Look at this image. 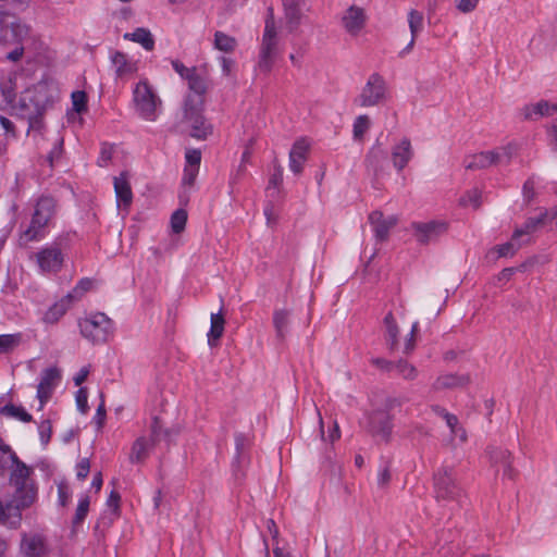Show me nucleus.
Instances as JSON below:
<instances>
[{"mask_svg": "<svg viewBox=\"0 0 557 557\" xmlns=\"http://www.w3.org/2000/svg\"><path fill=\"white\" fill-rule=\"evenodd\" d=\"M173 70L187 82L188 92L182 107V125L189 129L190 136L205 139L211 134L212 127L205 119V95L210 87L209 76L205 69L187 67L181 61H172Z\"/></svg>", "mask_w": 557, "mask_h": 557, "instance_id": "1", "label": "nucleus"}, {"mask_svg": "<svg viewBox=\"0 0 557 557\" xmlns=\"http://www.w3.org/2000/svg\"><path fill=\"white\" fill-rule=\"evenodd\" d=\"M70 234H60L52 242L41 246L30 257L39 273L57 274L65 262V250L69 247Z\"/></svg>", "mask_w": 557, "mask_h": 557, "instance_id": "2", "label": "nucleus"}, {"mask_svg": "<svg viewBox=\"0 0 557 557\" xmlns=\"http://www.w3.org/2000/svg\"><path fill=\"white\" fill-rule=\"evenodd\" d=\"M282 40L278 33V27L273 16L272 10L264 22V29L260 42L257 71L263 74H269L282 53Z\"/></svg>", "mask_w": 557, "mask_h": 557, "instance_id": "3", "label": "nucleus"}, {"mask_svg": "<svg viewBox=\"0 0 557 557\" xmlns=\"http://www.w3.org/2000/svg\"><path fill=\"white\" fill-rule=\"evenodd\" d=\"M45 89L46 87L44 85L25 88L20 92L18 99H16V107L12 108L28 119V131L39 129L41 127V120L39 119V115L41 114L46 103Z\"/></svg>", "mask_w": 557, "mask_h": 557, "instance_id": "4", "label": "nucleus"}, {"mask_svg": "<svg viewBox=\"0 0 557 557\" xmlns=\"http://www.w3.org/2000/svg\"><path fill=\"white\" fill-rule=\"evenodd\" d=\"M135 112L146 121H156L162 101L147 79H140L133 88Z\"/></svg>", "mask_w": 557, "mask_h": 557, "instance_id": "5", "label": "nucleus"}, {"mask_svg": "<svg viewBox=\"0 0 557 557\" xmlns=\"http://www.w3.org/2000/svg\"><path fill=\"white\" fill-rule=\"evenodd\" d=\"M81 334L94 344L106 343L114 332L113 321L102 312H94L78 322Z\"/></svg>", "mask_w": 557, "mask_h": 557, "instance_id": "6", "label": "nucleus"}, {"mask_svg": "<svg viewBox=\"0 0 557 557\" xmlns=\"http://www.w3.org/2000/svg\"><path fill=\"white\" fill-rule=\"evenodd\" d=\"M29 34V27L21 23L14 15L0 12V45L26 44Z\"/></svg>", "mask_w": 557, "mask_h": 557, "instance_id": "7", "label": "nucleus"}, {"mask_svg": "<svg viewBox=\"0 0 557 557\" xmlns=\"http://www.w3.org/2000/svg\"><path fill=\"white\" fill-rule=\"evenodd\" d=\"M162 434V426L158 419H154L150 428L149 437L140 436L133 443L128 457L129 461L132 463H144L156 444L160 441Z\"/></svg>", "mask_w": 557, "mask_h": 557, "instance_id": "8", "label": "nucleus"}, {"mask_svg": "<svg viewBox=\"0 0 557 557\" xmlns=\"http://www.w3.org/2000/svg\"><path fill=\"white\" fill-rule=\"evenodd\" d=\"M386 98V84L382 76L372 74L356 99L359 107L368 108L380 104Z\"/></svg>", "mask_w": 557, "mask_h": 557, "instance_id": "9", "label": "nucleus"}, {"mask_svg": "<svg viewBox=\"0 0 557 557\" xmlns=\"http://www.w3.org/2000/svg\"><path fill=\"white\" fill-rule=\"evenodd\" d=\"M50 546L40 533L24 532L21 534L16 557H49Z\"/></svg>", "mask_w": 557, "mask_h": 557, "instance_id": "10", "label": "nucleus"}, {"mask_svg": "<svg viewBox=\"0 0 557 557\" xmlns=\"http://www.w3.org/2000/svg\"><path fill=\"white\" fill-rule=\"evenodd\" d=\"M435 495L438 500L453 502L461 495L451 469L443 468L434 476Z\"/></svg>", "mask_w": 557, "mask_h": 557, "instance_id": "11", "label": "nucleus"}, {"mask_svg": "<svg viewBox=\"0 0 557 557\" xmlns=\"http://www.w3.org/2000/svg\"><path fill=\"white\" fill-rule=\"evenodd\" d=\"M58 213V205L50 196H40L34 203L32 216L44 224L54 227Z\"/></svg>", "mask_w": 557, "mask_h": 557, "instance_id": "12", "label": "nucleus"}, {"mask_svg": "<svg viewBox=\"0 0 557 557\" xmlns=\"http://www.w3.org/2000/svg\"><path fill=\"white\" fill-rule=\"evenodd\" d=\"M446 224L440 221L419 222L412 224L413 236L423 245L435 242L446 232Z\"/></svg>", "mask_w": 557, "mask_h": 557, "instance_id": "13", "label": "nucleus"}, {"mask_svg": "<svg viewBox=\"0 0 557 557\" xmlns=\"http://www.w3.org/2000/svg\"><path fill=\"white\" fill-rule=\"evenodd\" d=\"M52 227L30 218V221L25 230L20 232L18 243L21 246H27L29 243H38L44 240Z\"/></svg>", "mask_w": 557, "mask_h": 557, "instance_id": "14", "label": "nucleus"}, {"mask_svg": "<svg viewBox=\"0 0 557 557\" xmlns=\"http://www.w3.org/2000/svg\"><path fill=\"white\" fill-rule=\"evenodd\" d=\"M60 373L55 368H48L41 373V379L37 387V397L39 399V410H41L50 398L53 388L58 385Z\"/></svg>", "mask_w": 557, "mask_h": 557, "instance_id": "15", "label": "nucleus"}, {"mask_svg": "<svg viewBox=\"0 0 557 557\" xmlns=\"http://www.w3.org/2000/svg\"><path fill=\"white\" fill-rule=\"evenodd\" d=\"M342 22L349 35L358 36L366 25L367 15L362 8L351 5L345 11Z\"/></svg>", "mask_w": 557, "mask_h": 557, "instance_id": "16", "label": "nucleus"}, {"mask_svg": "<svg viewBox=\"0 0 557 557\" xmlns=\"http://www.w3.org/2000/svg\"><path fill=\"white\" fill-rule=\"evenodd\" d=\"M369 221L377 240H386L389 231L396 225L397 218L395 215L385 216L380 211H374L370 214Z\"/></svg>", "mask_w": 557, "mask_h": 557, "instance_id": "17", "label": "nucleus"}, {"mask_svg": "<svg viewBox=\"0 0 557 557\" xmlns=\"http://www.w3.org/2000/svg\"><path fill=\"white\" fill-rule=\"evenodd\" d=\"M113 184L117 209L127 213L133 201V193L127 175L121 173L119 176L114 177Z\"/></svg>", "mask_w": 557, "mask_h": 557, "instance_id": "18", "label": "nucleus"}, {"mask_svg": "<svg viewBox=\"0 0 557 557\" xmlns=\"http://www.w3.org/2000/svg\"><path fill=\"white\" fill-rule=\"evenodd\" d=\"M548 210H542L537 216L529 218L522 226L515 230L513 240L524 239L525 243L529 242L531 234L548 225Z\"/></svg>", "mask_w": 557, "mask_h": 557, "instance_id": "19", "label": "nucleus"}, {"mask_svg": "<svg viewBox=\"0 0 557 557\" xmlns=\"http://www.w3.org/2000/svg\"><path fill=\"white\" fill-rule=\"evenodd\" d=\"M24 76L18 73H14L4 78L1 83V94L11 108L16 107L17 90L23 87Z\"/></svg>", "mask_w": 557, "mask_h": 557, "instance_id": "20", "label": "nucleus"}, {"mask_svg": "<svg viewBox=\"0 0 557 557\" xmlns=\"http://www.w3.org/2000/svg\"><path fill=\"white\" fill-rule=\"evenodd\" d=\"M111 62L119 77L131 76L138 71V62L120 51L111 54Z\"/></svg>", "mask_w": 557, "mask_h": 557, "instance_id": "21", "label": "nucleus"}, {"mask_svg": "<svg viewBox=\"0 0 557 557\" xmlns=\"http://www.w3.org/2000/svg\"><path fill=\"white\" fill-rule=\"evenodd\" d=\"M369 429L373 434L381 436L383 440H387L392 430L388 413L385 411H374L371 413L369 416Z\"/></svg>", "mask_w": 557, "mask_h": 557, "instance_id": "22", "label": "nucleus"}, {"mask_svg": "<svg viewBox=\"0 0 557 557\" xmlns=\"http://www.w3.org/2000/svg\"><path fill=\"white\" fill-rule=\"evenodd\" d=\"M413 156L412 147L409 139H401L392 150L393 165L397 171L406 168Z\"/></svg>", "mask_w": 557, "mask_h": 557, "instance_id": "23", "label": "nucleus"}, {"mask_svg": "<svg viewBox=\"0 0 557 557\" xmlns=\"http://www.w3.org/2000/svg\"><path fill=\"white\" fill-rule=\"evenodd\" d=\"M283 5L285 11V18L287 21V26L289 30L293 32L301 22L304 15L305 1L283 0Z\"/></svg>", "mask_w": 557, "mask_h": 557, "instance_id": "24", "label": "nucleus"}, {"mask_svg": "<svg viewBox=\"0 0 557 557\" xmlns=\"http://www.w3.org/2000/svg\"><path fill=\"white\" fill-rule=\"evenodd\" d=\"M73 304V294H67L59 301L54 302L42 317V321L46 324H55L70 309Z\"/></svg>", "mask_w": 557, "mask_h": 557, "instance_id": "25", "label": "nucleus"}, {"mask_svg": "<svg viewBox=\"0 0 557 557\" xmlns=\"http://www.w3.org/2000/svg\"><path fill=\"white\" fill-rule=\"evenodd\" d=\"M491 157V164L493 165H507L518 152V145L509 143L505 146L497 147L493 150H487Z\"/></svg>", "mask_w": 557, "mask_h": 557, "instance_id": "26", "label": "nucleus"}, {"mask_svg": "<svg viewBox=\"0 0 557 557\" xmlns=\"http://www.w3.org/2000/svg\"><path fill=\"white\" fill-rule=\"evenodd\" d=\"M470 379L468 375L446 373L436 377V380L432 384V388L434 391H444L462 387L467 385Z\"/></svg>", "mask_w": 557, "mask_h": 557, "instance_id": "27", "label": "nucleus"}, {"mask_svg": "<svg viewBox=\"0 0 557 557\" xmlns=\"http://www.w3.org/2000/svg\"><path fill=\"white\" fill-rule=\"evenodd\" d=\"M308 144L305 140H298L294 144L289 152V169L295 174H300L307 158Z\"/></svg>", "mask_w": 557, "mask_h": 557, "instance_id": "28", "label": "nucleus"}, {"mask_svg": "<svg viewBox=\"0 0 557 557\" xmlns=\"http://www.w3.org/2000/svg\"><path fill=\"white\" fill-rule=\"evenodd\" d=\"M555 112H557V102L552 104L545 100L525 106L523 109V115L529 120H535L544 115H553Z\"/></svg>", "mask_w": 557, "mask_h": 557, "instance_id": "29", "label": "nucleus"}, {"mask_svg": "<svg viewBox=\"0 0 557 557\" xmlns=\"http://www.w3.org/2000/svg\"><path fill=\"white\" fill-rule=\"evenodd\" d=\"M123 38L139 44L147 51H151L154 47V39L150 30L145 27L136 28L132 33H125Z\"/></svg>", "mask_w": 557, "mask_h": 557, "instance_id": "30", "label": "nucleus"}, {"mask_svg": "<svg viewBox=\"0 0 557 557\" xmlns=\"http://www.w3.org/2000/svg\"><path fill=\"white\" fill-rule=\"evenodd\" d=\"M289 311L285 309H276L273 313V325L275 329L276 337L280 341L285 339L288 325H289Z\"/></svg>", "mask_w": 557, "mask_h": 557, "instance_id": "31", "label": "nucleus"}, {"mask_svg": "<svg viewBox=\"0 0 557 557\" xmlns=\"http://www.w3.org/2000/svg\"><path fill=\"white\" fill-rule=\"evenodd\" d=\"M463 165L467 170H483L492 166L488 151H481L466 157Z\"/></svg>", "mask_w": 557, "mask_h": 557, "instance_id": "32", "label": "nucleus"}, {"mask_svg": "<svg viewBox=\"0 0 557 557\" xmlns=\"http://www.w3.org/2000/svg\"><path fill=\"white\" fill-rule=\"evenodd\" d=\"M224 323L225 321L221 312L211 314V326L208 332V344L210 346H214L223 335Z\"/></svg>", "mask_w": 557, "mask_h": 557, "instance_id": "33", "label": "nucleus"}, {"mask_svg": "<svg viewBox=\"0 0 557 557\" xmlns=\"http://www.w3.org/2000/svg\"><path fill=\"white\" fill-rule=\"evenodd\" d=\"M408 23H409V28H410V33H411V40L408 44V46L406 47L405 51H409L413 47L416 36L422 29V26H423L422 13H420L416 10H411L408 14Z\"/></svg>", "mask_w": 557, "mask_h": 557, "instance_id": "34", "label": "nucleus"}, {"mask_svg": "<svg viewBox=\"0 0 557 557\" xmlns=\"http://www.w3.org/2000/svg\"><path fill=\"white\" fill-rule=\"evenodd\" d=\"M371 126L370 117L366 114L359 115L355 119L352 124V138L356 141H363L364 135Z\"/></svg>", "mask_w": 557, "mask_h": 557, "instance_id": "35", "label": "nucleus"}, {"mask_svg": "<svg viewBox=\"0 0 557 557\" xmlns=\"http://www.w3.org/2000/svg\"><path fill=\"white\" fill-rule=\"evenodd\" d=\"M384 325L386 329V338L387 342L389 343L391 348H397L399 329L394 315L391 312L387 313L386 317L384 318Z\"/></svg>", "mask_w": 557, "mask_h": 557, "instance_id": "36", "label": "nucleus"}, {"mask_svg": "<svg viewBox=\"0 0 557 557\" xmlns=\"http://www.w3.org/2000/svg\"><path fill=\"white\" fill-rule=\"evenodd\" d=\"M71 100L73 112L69 113V119L74 120V114L79 115L87 111V95L85 91L76 90L72 92Z\"/></svg>", "mask_w": 557, "mask_h": 557, "instance_id": "37", "label": "nucleus"}, {"mask_svg": "<svg viewBox=\"0 0 557 557\" xmlns=\"http://www.w3.org/2000/svg\"><path fill=\"white\" fill-rule=\"evenodd\" d=\"M214 48L223 51V52H232L236 48V40L235 38L226 35L223 32H215L214 34V40H213Z\"/></svg>", "mask_w": 557, "mask_h": 557, "instance_id": "38", "label": "nucleus"}, {"mask_svg": "<svg viewBox=\"0 0 557 557\" xmlns=\"http://www.w3.org/2000/svg\"><path fill=\"white\" fill-rule=\"evenodd\" d=\"M21 334L0 335V354H7L17 347L21 343Z\"/></svg>", "mask_w": 557, "mask_h": 557, "instance_id": "39", "label": "nucleus"}, {"mask_svg": "<svg viewBox=\"0 0 557 557\" xmlns=\"http://www.w3.org/2000/svg\"><path fill=\"white\" fill-rule=\"evenodd\" d=\"M1 411L7 416L21 420L23 422L32 421V416L21 406L5 405L1 409Z\"/></svg>", "mask_w": 557, "mask_h": 557, "instance_id": "40", "label": "nucleus"}, {"mask_svg": "<svg viewBox=\"0 0 557 557\" xmlns=\"http://www.w3.org/2000/svg\"><path fill=\"white\" fill-rule=\"evenodd\" d=\"M187 222V212L183 209H177L171 215L170 224L173 233L180 234L184 231Z\"/></svg>", "mask_w": 557, "mask_h": 557, "instance_id": "41", "label": "nucleus"}, {"mask_svg": "<svg viewBox=\"0 0 557 557\" xmlns=\"http://www.w3.org/2000/svg\"><path fill=\"white\" fill-rule=\"evenodd\" d=\"M460 202L465 207L478 209L482 202V194L479 189L473 188L469 190L465 196H462Z\"/></svg>", "mask_w": 557, "mask_h": 557, "instance_id": "42", "label": "nucleus"}, {"mask_svg": "<svg viewBox=\"0 0 557 557\" xmlns=\"http://www.w3.org/2000/svg\"><path fill=\"white\" fill-rule=\"evenodd\" d=\"M89 497L84 495L79 498L73 522L79 524L86 518L89 510Z\"/></svg>", "mask_w": 557, "mask_h": 557, "instance_id": "43", "label": "nucleus"}, {"mask_svg": "<svg viewBox=\"0 0 557 557\" xmlns=\"http://www.w3.org/2000/svg\"><path fill=\"white\" fill-rule=\"evenodd\" d=\"M418 331H419V322L416 321L411 325L410 333L405 338L404 350H403L404 354H410L413 350Z\"/></svg>", "mask_w": 557, "mask_h": 557, "instance_id": "44", "label": "nucleus"}, {"mask_svg": "<svg viewBox=\"0 0 557 557\" xmlns=\"http://www.w3.org/2000/svg\"><path fill=\"white\" fill-rule=\"evenodd\" d=\"M38 433L40 442L46 446L49 443L52 434L51 421L48 419L42 420L38 425Z\"/></svg>", "mask_w": 557, "mask_h": 557, "instance_id": "45", "label": "nucleus"}, {"mask_svg": "<svg viewBox=\"0 0 557 557\" xmlns=\"http://www.w3.org/2000/svg\"><path fill=\"white\" fill-rule=\"evenodd\" d=\"M92 287V281L89 278L81 280L70 294H73V301L78 300L86 292Z\"/></svg>", "mask_w": 557, "mask_h": 557, "instance_id": "46", "label": "nucleus"}, {"mask_svg": "<svg viewBox=\"0 0 557 557\" xmlns=\"http://www.w3.org/2000/svg\"><path fill=\"white\" fill-rule=\"evenodd\" d=\"M524 239H518L513 240V237L511 238V242L503 244L498 247V255L500 257H507L509 255H512L516 249H518L522 244H524Z\"/></svg>", "mask_w": 557, "mask_h": 557, "instance_id": "47", "label": "nucleus"}, {"mask_svg": "<svg viewBox=\"0 0 557 557\" xmlns=\"http://www.w3.org/2000/svg\"><path fill=\"white\" fill-rule=\"evenodd\" d=\"M393 369H396L397 372L405 379H413L417 375V371L413 366L407 363L406 361H399L394 364Z\"/></svg>", "mask_w": 557, "mask_h": 557, "instance_id": "48", "label": "nucleus"}, {"mask_svg": "<svg viewBox=\"0 0 557 557\" xmlns=\"http://www.w3.org/2000/svg\"><path fill=\"white\" fill-rule=\"evenodd\" d=\"M495 462L502 461L504 465V475L512 476V469L510 467V453L507 450H499L498 455L493 457Z\"/></svg>", "mask_w": 557, "mask_h": 557, "instance_id": "49", "label": "nucleus"}, {"mask_svg": "<svg viewBox=\"0 0 557 557\" xmlns=\"http://www.w3.org/2000/svg\"><path fill=\"white\" fill-rule=\"evenodd\" d=\"M535 180L534 177H530L524 182L522 187L523 200L530 203L535 198Z\"/></svg>", "mask_w": 557, "mask_h": 557, "instance_id": "50", "label": "nucleus"}, {"mask_svg": "<svg viewBox=\"0 0 557 557\" xmlns=\"http://www.w3.org/2000/svg\"><path fill=\"white\" fill-rule=\"evenodd\" d=\"M77 409L82 413H86L88 410V393L86 388H79L75 395Z\"/></svg>", "mask_w": 557, "mask_h": 557, "instance_id": "51", "label": "nucleus"}, {"mask_svg": "<svg viewBox=\"0 0 557 557\" xmlns=\"http://www.w3.org/2000/svg\"><path fill=\"white\" fill-rule=\"evenodd\" d=\"M186 165L185 166H195V169H199L201 161V153L197 149H189L185 154Z\"/></svg>", "mask_w": 557, "mask_h": 557, "instance_id": "52", "label": "nucleus"}, {"mask_svg": "<svg viewBox=\"0 0 557 557\" xmlns=\"http://www.w3.org/2000/svg\"><path fill=\"white\" fill-rule=\"evenodd\" d=\"M199 169H195V166H185L184 175H183V185L191 187L196 181Z\"/></svg>", "mask_w": 557, "mask_h": 557, "instance_id": "53", "label": "nucleus"}, {"mask_svg": "<svg viewBox=\"0 0 557 557\" xmlns=\"http://www.w3.org/2000/svg\"><path fill=\"white\" fill-rule=\"evenodd\" d=\"M90 471V461L88 458L81 459L76 465V476L79 480H85Z\"/></svg>", "mask_w": 557, "mask_h": 557, "instance_id": "54", "label": "nucleus"}, {"mask_svg": "<svg viewBox=\"0 0 557 557\" xmlns=\"http://www.w3.org/2000/svg\"><path fill=\"white\" fill-rule=\"evenodd\" d=\"M479 0H456L457 9L463 13L473 11L478 5Z\"/></svg>", "mask_w": 557, "mask_h": 557, "instance_id": "55", "label": "nucleus"}, {"mask_svg": "<svg viewBox=\"0 0 557 557\" xmlns=\"http://www.w3.org/2000/svg\"><path fill=\"white\" fill-rule=\"evenodd\" d=\"M440 413L445 419L446 424L450 429L451 434H457L456 428L459 425L457 417L451 414V413H449V412H447V411H445L444 409H442L440 411Z\"/></svg>", "mask_w": 557, "mask_h": 557, "instance_id": "56", "label": "nucleus"}, {"mask_svg": "<svg viewBox=\"0 0 557 557\" xmlns=\"http://www.w3.org/2000/svg\"><path fill=\"white\" fill-rule=\"evenodd\" d=\"M391 481V471L388 467H382L377 473V484L381 487H385Z\"/></svg>", "mask_w": 557, "mask_h": 557, "instance_id": "57", "label": "nucleus"}, {"mask_svg": "<svg viewBox=\"0 0 557 557\" xmlns=\"http://www.w3.org/2000/svg\"><path fill=\"white\" fill-rule=\"evenodd\" d=\"M58 496H59V503L62 506H65L69 503L71 493L69 491V487L65 484L61 483L58 485Z\"/></svg>", "mask_w": 557, "mask_h": 557, "instance_id": "58", "label": "nucleus"}, {"mask_svg": "<svg viewBox=\"0 0 557 557\" xmlns=\"http://www.w3.org/2000/svg\"><path fill=\"white\" fill-rule=\"evenodd\" d=\"M14 45L16 47L7 54V59L12 62H16V61L21 60V58L24 54V49H25L24 48L25 44H14Z\"/></svg>", "mask_w": 557, "mask_h": 557, "instance_id": "59", "label": "nucleus"}, {"mask_svg": "<svg viewBox=\"0 0 557 557\" xmlns=\"http://www.w3.org/2000/svg\"><path fill=\"white\" fill-rule=\"evenodd\" d=\"M111 156H112L111 147L103 146L100 151L98 164L100 166H106L108 164V162L110 161Z\"/></svg>", "mask_w": 557, "mask_h": 557, "instance_id": "60", "label": "nucleus"}, {"mask_svg": "<svg viewBox=\"0 0 557 557\" xmlns=\"http://www.w3.org/2000/svg\"><path fill=\"white\" fill-rule=\"evenodd\" d=\"M220 64H221V67H222L223 75H225V76L231 75V73L233 71V67H234V61L232 59H230V58L221 57L220 58Z\"/></svg>", "mask_w": 557, "mask_h": 557, "instance_id": "61", "label": "nucleus"}, {"mask_svg": "<svg viewBox=\"0 0 557 557\" xmlns=\"http://www.w3.org/2000/svg\"><path fill=\"white\" fill-rule=\"evenodd\" d=\"M90 372L89 366H85L79 369V371L74 376V383L76 386H79L88 376Z\"/></svg>", "mask_w": 557, "mask_h": 557, "instance_id": "62", "label": "nucleus"}, {"mask_svg": "<svg viewBox=\"0 0 557 557\" xmlns=\"http://www.w3.org/2000/svg\"><path fill=\"white\" fill-rule=\"evenodd\" d=\"M104 419H106L104 405L100 404L99 407L97 408L96 414L94 417V421L98 428H101L103 425Z\"/></svg>", "mask_w": 557, "mask_h": 557, "instance_id": "63", "label": "nucleus"}, {"mask_svg": "<svg viewBox=\"0 0 557 557\" xmlns=\"http://www.w3.org/2000/svg\"><path fill=\"white\" fill-rule=\"evenodd\" d=\"M0 125L5 134L14 135V125L8 117L0 115Z\"/></svg>", "mask_w": 557, "mask_h": 557, "instance_id": "64", "label": "nucleus"}]
</instances>
